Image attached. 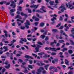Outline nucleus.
Wrapping results in <instances>:
<instances>
[{
    "label": "nucleus",
    "mask_w": 74,
    "mask_h": 74,
    "mask_svg": "<svg viewBox=\"0 0 74 74\" xmlns=\"http://www.w3.org/2000/svg\"><path fill=\"white\" fill-rule=\"evenodd\" d=\"M45 7L44 6H42L40 8V10H36V11L37 12H38V13H43V12H46L47 11L45 10ZM41 10H42L43 12Z\"/></svg>",
    "instance_id": "f257e3e1"
},
{
    "label": "nucleus",
    "mask_w": 74,
    "mask_h": 74,
    "mask_svg": "<svg viewBox=\"0 0 74 74\" xmlns=\"http://www.w3.org/2000/svg\"><path fill=\"white\" fill-rule=\"evenodd\" d=\"M66 5L67 7H68L70 10H72V9H74V6H73V5H71L70 3L66 4Z\"/></svg>",
    "instance_id": "f03ea898"
},
{
    "label": "nucleus",
    "mask_w": 74,
    "mask_h": 74,
    "mask_svg": "<svg viewBox=\"0 0 74 74\" xmlns=\"http://www.w3.org/2000/svg\"><path fill=\"white\" fill-rule=\"evenodd\" d=\"M44 69L42 67H41L39 68L37 71V72L36 73L37 74H41V70H44Z\"/></svg>",
    "instance_id": "7ed1b4c3"
},
{
    "label": "nucleus",
    "mask_w": 74,
    "mask_h": 74,
    "mask_svg": "<svg viewBox=\"0 0 74 74\" xmlns=\"http://www.w3.org/2000/svg\"><path fill=\"white\" fill-rule=\"evenodd\" d=\"M61 8H62V9H61V11H62V12H64V10H66V8H65V7H64V6L63 5H62L60 7L59 10H60V9Z\"/></svg>",
    "instance_id": "20e7f679"
},
{
    "label": "nucleus",
    "mask_w": 74,
    "mask_h": 74,
    "mask_svg": "<svg viewBox=\"0 0 74 74\" xmlns=\"http://www.w3.org/2000/svg\"><path fill=\"white\" fill-rule=\"evenodd\" d=\"M36 46H37V47L35 48V50H36V51H34V52H35V53L38 52L39 49H38V48H41V46L39 45H36Z\"/></svg>",
    "instance_id": "39448f33"
},
{
    "label": "nucleus",
    "mask_w": 74,
    "mask_h": 74,
    "mask_svg": "<svg viewBox=\"0 0 74 74\" xmlns=\"http://www.w3.org/2000/svg\"><path fill=\"white\" fill-rule=\"evenodd\" d=\"M11 3L12 4L10 5L11 7H12L13 8H15V7H16V4L15 3L14 1H12Z\"/></svg>",
    "instance_id": "423d86ee"
},
{
    "label": "nucleus",
    "mask_w": 74,
    "mask_h": 74,
    "mask_svg": "<svg viewBox=\"0 0 74 74\" xmlns=\"http://www.w3.org/2000/svg\"><path fill=\"white\" fill-rule=\"evenodd\" d=\"M24 24L25 25V26L27 27V29H29V26L27 25H30V24L29 21L27 20L26 23H25Z\"/></svg>",
    "instance_id": "0eeeda50"
},
{
    "label": "nucleus",
    "mask_w": 74,
    "mask_h": 74,
    "mask_svg": "<svg viewBox=\"0 0 74 74\" xmlns=\"http://www.w3.org/2000/svg\"><path fill=\"white\" fill-rule=\"evenodd\" d=\"M45 0L47 3H48L49 2L50 4L51 5H54V3H55V2L54 1H49V0Z\"/></svg>",
    "instance_id": "6e6552de"
},
{
    "label": "nucleus",
    "mask_w": 74,
    "mask_h": 74,
    "mask_svg": "<svg viewBox=\"0 0 74 74\" xmlns=\"http://www.w3.org/2000/svg\"><path fill=\"white\" fill-rule=\"evenodd\" d=\"M39 6V5L38 4L37 5H31L30 6V7L31 8H36V9L37 8V7Z\"/></svg>",
    "instance_id": "1a4fd4ad"
},
{
    "label": "nucleus",
    "mask_w": 74,
    "mask_h": 74,
    "mask_svg": "<svg viewBox=\"0 0 74 74\" xmlns=\"http://www.w3.org/2000/svg\"><path fill=\"white\" fill-rule=\"evenodd\" d=\"M54 43H55V44H56V43H57V42L56 41V40H54V42H51V45L52 46V47H55V46L53 45V44H54Z\"/></svg>",
    "instance_id": "9d476101"
},
{
    "label": "nucleus",
    "mask_w": 74,
    "mask_h": 74,
    "mask_svg": "<svg viewBox=\"0 0 74 74\" xmlns=\"http://www.w3.org/2000/svg\"><path fill=\"white\" fill-rule=\"evenodd\" d=\"M55 19L56 20V18L55 17H53V18L51 19V21L53 22L51 23V24H53V23H56V22L55 21Z\"/></svg>",
    "instance_id": "9b49d317"
},
{
    "label": "nucleus",
    "mask_w": 74,
    "mask_h": 74,
    "mask_svg": "<svg viewBox=\"0 0 74 74\" xmlns=\"http://www.w3.org/2000/svg\"><path fill=\"white\" fill-rule=\"evenodd\" d=\"M50 56L49 55H47V54H45V56H43L42 58L43 59H45V58H49V57Z\"/></svg>",
    "instance_id": "f8f14e48"
},
{
    "label": "nucleus",
    "mask_w": 74,
    "mask_h": 74,
    "mask_svg": "<svg viewBox=\"0 0 74 74\" xmlns=\"http://www.w3.org/2000/svg\"><path fill=\"white\" fill-rule=\"evenodd\" d=\"M32 19H34L36 21H39V19L36 17V16H33L32 17Z\"/></svg>",
    "instance_id": "ddd939ff"
},
{
    "label": "nucleus",
    "mask_w": 74,
    "mask_h": 74,
    "mask_svg": "<svg viewBox=\"0 0 74 74\" xmlns=\"http://www.w3.org/2000/svg\"><path fill=\"white\" fill-rule=\"evenodd\" d=\"M25 58H27V59H29V58H31L32 59H33V58L27 55L25 56Z\"/></svg>",
    "instance_id": "4468645a"
},
{
    "label": "nucleus",
    "mask_w": 74,
    "mask_h": 74,
    "mask_svg": "<svg viewBox=\"0 0 74 74\" xmlns=\"http://www.w3.org/2000/svg\"><path fill=\"white\" fill-rule=\"evenodd\" d=\"M56 37L57 39H58V38H59V39H63V37H62L61 36L59 37V35H56Z\"/></svg>",
    "instance_id": "2eb2a0df"
},
{
    "label": "nucleus",
    "mask_w": 74,
    "mask_h": 74,
    "mask_svg": "<svg viewBox=\"0 0 74 74\" xmlns=\"http://www.w3.org/2000/svg\"><path fill=\"white\" fill-rule=\"evenodd\" d=\"M65 64H66V65H69V61H68V60H67V59H65Z\"/></svg>",
    "instance_id": "dca6fc26"
},
{
    "label": "nucleus",
    "mask_w": 74,
    "mask_h": 74,
    "mask_svg": "<svg viewBox=\"0 0 74 74\" xmlns=\"http://www.w3.org/2000/svg\"><path fill=\"white\" fill-rule=\"evenodd\" d=\"M21 40H22L23 41H24V42H27V40H26V38H21Z\"/></svg>",
    "instance_id": "f3484780"
},
{
    "label": "nucleus",
    "mask_w": 74,
    "mask_h": 74,
    "mask_svg": "<svg viewBox=\"0 0 74 74\" xmlns=\"http://www.w3.org/2000/svg\"><path fill=\"white\" fill-rule=\"evenodd\" d=\"M10 43H11V44H8V45H9V46L11 47V46H12V45H13V44L14 43V42L13 40H12V41H11Z\"/></svg>",
    "instance_id": "a211bd4d"
},
{
    "label": "nucleus",
    "mask_w": 74,
    "mask_h": 74,
    "mask_svg": "<svg viewBox=\"0 0 74 74\" xmlns=\"http://www.w3.org/2000/svg\"><path fill=\"white\" fill-rule=\"evenodd\" d=\"M41 62H42V61H38V62H37L36 64L38 66H40V63H41Z\"/></svg>",
    "instance_id": "6ab92c4d"
},
{
    "label": "nucleus",
    "mask_w": 74,
    "mask_h": 74,
    "mask_svg": "<svg viewBox=\"0 0 74 74\" xmlns=\"http://www.w3.org/2000/svg\"><path fill=\"white\" fill-rule=\"evenodd\" d=\"M16 18H19V19H22V17L18 15H17L16 16L15 19H16Z\"/></svg>",
    "instance_id": "aec40b11"
},
{
    "label": "nucleus",
    "mask_w": 74,
    "mask_h": 74,
    "mask_svg": "<svg viewBox=\"0 0 74 74\" xmlns=\"http://www.w3.org/2000/svg\"><path fill=\"white\" fill-rule=\"evenodd\" d=\"M44 25H45V24H44V23H41L40 24V27H43V26H44Z\"/></svg>",
    "instance_id": "412c9836"
},
{
    "label": "nucleus",
    "mask_w": 74,
    "mask_h": 74,
    "mask_svg": "<svg viewBox=\"0 0 74 74\" xmlns=\"http://www.w3.org/2000/svg\"><path fill=\"white\" fill-rule=\"evenodd\" d=\"M10 59L11 60H12V59H13V57L12 56L13 54L12 53H11L10 54Z\"/></svg>",
    "instance_id": "4be33fe9"
},
{
    "label": "nucleus",
    "mask_w": 74,
    "mask_h": 74,
    "mask_svg": "<svg viewBox=\"0 0 74 74\" xmlns=\"http://www.w3.org/2000/svg\"><path fill=\"white\" fill-rule=\"evenodd\" d=\"M49 66V64H47L45 66V67L46 70H48V66Z\"/></svg>",
    "instance_id": "5701e85b"
},
{
    "label": "nucleus",
    "mask_w": 74,
    "mask_h": 74,
    "mask_svg": "<svg viewBox=\"0 0 74 74\" xmlns=\"http://www.w3.org/2000/svg\"><path fill=\"white\" fill-rule=\"evenodd\" d=\"M63 35H64L65 37H66L65 38L66 40H67V37H68V36H67V35H66L65 33L64 32L63 34Z\"/></svg>",
    "instance_id": "b1692460"
},
{
    "label": "nucleus",
    "mask_w": 74,
    "mask_h": 74,
    "mask_svg": "<svg viewBox=\"0 0 74 74\" xmlns=\"http://www.w3.org/2000/svg\"><path fill=\"white\" fill-rule=\"evenodd\" d=\"M5 67L6 68V69H8L10 67V64H9L8 65V66H5Z\"/></svg>",
    "instance_id": "393cba45"
},
{
    "label": "nucleus",
    "mask_w": 74,
    "mask_h": 74,
    "mask_svg": "<svg viewBox=\"0 0 74 74\" xmlns=\"http://www.w3.org/2000/svg\"><path fill=\"white\" fill-rule=\"evenodd\" d=\"M52 49V51H55V52H56V48H51V50Z\"/></svg>",
    "instance_id": "a878e982"
},
{
    "label": "nucleus",
    "mask_w": 74,
    "mask_h": 74,
    "mask_svg": "<svg viewBox=\"0 0 74 74\" xmlns=\"http://www.w3.org/2000/svg\"><path fill=\"white\" fill-rule=\"evenodd\" d=\"M59 42L60 43H62V42H64V40H58Z\"/></svg>",
    "instance_id": "bb28decb"
},
{
    "label": "nucleus",
    "mask_w": 74,
    "mask_h": 74,
    "mask_svg": "<svg viewBox=\"0 0 74 74\" xmlns=\"http://www.w3.org/2000/svg\"><path fill=\"white\" fill-rule=\"evenodd\" d=\"M44 54V52H41V53H38V55L40 56H41Z\"/></svg>",
    "instance_id": "cd10ccee"
},
{
    "label": "nucleus",
    "mask_w": 74,
    "mask_h": 74,
    "mask_svg": "<svg viewBox=\"0 0 74 74\" xmlns=\"http://www.w3.org/2000/svg\"><path fill=\"white\" fill-rule=\"evenodd\" d=\"M53 69H56V67H55V66H51L49 68V70H52Z\"/></svg>",
    "instance_id": "c85d7f7f"
},
{
    "label": "nucleus",
    "mask_w": 74,
    "mask_h": 74,
    "mask_svg": "<svg viewBox=\"0 0 74 74\" xmlns=\"http://www.w3.org/2000/svg\"><path fill=\"white\" fill-rule=\"evenodd\" d=\"M26 10H27V11H28V12H29V13H32V10H31L30 9H27Z\"/></svg>",
    "instance_id": "c756f323"
},
{
    "label": "nucleus",
    "mask_w": 74,
    "mask_h": 74,
    "mask_svg": "<svg viewBox=\"0 0 74 74\" xmlns=\"http://www.w3.org/2000/svg\"><path fill=\"white\" fill-rule=\"evenodd\" d=\"M51 47H45V50H51Z\"/></svg>",
    "instance_id": "7c9ffc66"
},
{
    "label": "nucleus",
    "mask_w": 74,
    "mask_h": 74,
    "mask_svg": "<svg viewBox=\"0 0 74 74\" xmlns=\"http://www.w3.org/2000/svg\"><path fill=\"white\" fill-rule=\"evenodd\" d=\"M52 31L53 32H56L58 31V30L56 29H53L52 30Z\"/></svg>",
    "instance_id": "2f4dec72"
},
{
    "label": "nucleus",
    "mask_w": 74,
    "mask_h": 74,
    "mask_svg": "<svg viewBox=\"0 0 74 74\" xmlns=\"http://www.w3.org/2000/svg\"><path fill=\"white\" fill-rule=\"evenodd\" d=\"M45 37V36L44 35H41L40 36V38L44 39V38Z\"/></svg>",
    "instance_id": "473e14b6"
},
{
    "label": "nucleus",
    "mask_w": 74,
    "mask_h": 74,
    "mask_svg": "<svg viewBox=\"0 0 74 74\" xmlns=\"http://www.w3.org/2000/svg\"><path fill=\"white\" fill-rule=\"evenodd\" d=\"M23 2V0H21L20 1V2L18 3V4H19V5H20V4H21Z\"/></svg>",
    "instance_id": "72a5a7b5"
},
{
    "label": "nucleus",
    "mask_w": 74,
    "mask_h": 74,
    "mask_svg": "<svg viewBox=\"0 0 74 74\" xmlns=\"http://www.w3.org/2000/svg\"><path fill=\"white\" fill-rule=\"evenodd\" d=\"M21 67L23 68V69H24L25 70H26V66H25L23 65H21Z\"/></svg>",
    "instance_id": "f704fd0d"
},
{
    "label": "nucleus",
    "mask_w": 74,
    "mask_h": 74,
    "mask_svg": "<svg viewBox=\"0 0 74 74\" xmlns=\"http://www.w3.org/2000/svg\"><path fill=\"white\" fill-rule=\"evenodd\" d=\"M10 12H14V11H15V9H13L11 10H10Z\"/></svg>",
    "instance_id": "c9c22d12"
},
{
    "label": "nucleus",
    "mask_w": 74,
    "mask_h": 74,
    "mask_svg": "<svg viewBox=\"0 0 74 74\" xmlns=\"http://www.w3.org/2000/svg\"><path fill=\"white\" fill-rule=\"evenodd\" d=\"M70 41L71 42V44L73 45H74V42L72 40H70Z\"/></svg>",
    "instance_id": "e433bc0d"
},
{
    "label": "nucleus",
    "mask_w": 74,
    "mask_h": 74,
    "mask_svg": "<svg viewBox=\"0 0 74 74\" xmlns=\"http://www.w3.org/2000/svg\"><path fill=\"white\" fill-rule=\"evenodd\" d=\"M67 24H65L64 25V26L65 27H66V29H69V27L68 26H67Z\"/></svg>",
    "instance_id": "4c0bfd02"
},
{
    "label": "nucleus",
    "mask_w": 74,
    "mask_h": 74,
    "mask_svg": "<svg viewBox=\"0 0 74 74\" xmlns=\"http://www.w3.org/2000/svg\"><path fill=\"white\" fill-rule=\"evenodd\" d=\"M18 8H19V9H17V10L18 11H19V10H22V7H21V6H18Z\"/></svg>",
    "instance_id": "58836bf2"
},
{
    "label": "nucleus",
    "mask_w": 74,
    "mask_h": 74,
    "mask_svg": "<svg viewBox=\"0 0 74 74\" xmlns=\"http://www.w3.org/2000/svg\"><path fill=\"white\" fill-rule=\"evenodd\" d=\"M68 52L70 54L72 53H73V51L71 50H70L68 51Z\"/></svg>",
    "instance_id": "ea45409f"
},
{
    "label": "nucleus",
    "mask_w": 74,
    "mask_h": 74,
    "mask_svg": "<svg viewBox=\"0 0 74 74\" xmlns=\"http://www.w3.org/2000/svg\"><path fill=\"white\" fill-rule=\"evenodd\" d=\"M51 55H53V56L56 55V53H55V52H52L51 53Z\"/></svg>",
    "instance_id": "a19ab883"
},
{
    "label": "nucleus",
    "mask_w": 74,
    "mask_h": 74,
    "mask_svg": "<svg viewBox=\"0 0 74 74\" xmlns=\"http://www.w3.org/2000/svg\"><path fill=\"white\" fill-rule=\"evenodd\" d=\"M38 44L39 45H42V43L40 41H38Z\"/></svg>",
    "instance_id": "79ce46f5"
},
{
    "label": "nucleus",
    "mask_w": 74,
    "mask_h": 74,
    "mask_svg": "<svg viewBox=\"0 0 74 74\" xmlns=\"http://www.w3.org/2000/svg\"><path fill=\"white\" fill-rule=\"evenodd\" d=\"M3 48L4 49H8V47H7L4 46L3 47Z\"/></svg>",
    "instance_id": "37998d69"
},
{
    "label": "nucleus",
    "mask_w": 74,
    "mask_h": 74,
    "mask_svg": "<svg viewBox=\"0 0 74 74\" xmlns=\"http://www.w3.org/2000/svg\"><path fill=\"white\" fill-rule=\"evenodd\" d=\"M32 56H34L35 58H36L37 56V55H36V54H35L32 53Z\"/></svg>",
    "instance_id": "c03bdc74"
},
{
    "label": "nucleus",
    "mask_w": 74,
    "mask_h": 74,
    "mask_svg": "<svg viewBox=\"0 0 74 74\" xmlns=\"http://www.w3.org/2000/svg\"><path fill=\"white\" fill-rule=\"evenodd\" d=\"M36 38H34V39H32V41H33V42H32L33 43H34V42H35V41H36Z\"/></svg>",
    "instance_id": "a18cd8bd"
},
{
    "label": "nucleus",
    "mask_w": 74,
    "mask_h": 74,
    "mask_svg": "<svg viewBox=\"0 0 74 74\" xmlns=\"http://www.w3.org/2000/svg\"><path fill=\"white\" fill-rule=\"evenodd\" d=\"M5 71V69L4 68H3L2 69V74H3V73L4 72V71Z\"/></svg>",
    "instance_id": "49530a36"
},
{
    "label": "nucleus",
    "mask_w": 74,
    "mask_h": 74,
    "mask_svg": "<svg viewBox=\"0 0 74 74\" xmlns=\"http://www.w3.org/2000/svg\"><path fill=\"white\" fill-rule=\"evenodd\" d=\"M17 21H18V22H20V21H21V23H23V22H24L23 21H21L20 20H19V19H17Z\"/></svg>",
    "instance_id": "de8ad7c7"
},
{
    "label": "nucleus",
    "mask_w": 74,
    "mask_h": 74,
    "mask_svg": "<svg viewBox=\"0 0 74 74\" xmlns=\"http://www.w3.org/2000/svg\"><path fill=\"white\" fill-rule=\"evenodd\" d=\"M28 66L29 68L31 69H33V67L31 65H29Z\"/></svg>",
    "instance_id": "09e8293b"
},
{
    "label": "nucleus",
    "mask_w": 74,
    "mask_h": 74,
    "mask_svg": "<svg viewBox=\"0 0 74 74\" xmlns=\"http://www.w3.org/2000/svg\"><path fill=\"white\" fill-rule=\"evenodd\" d=\"M59 21H63V18H62V16H60V18L59 19Z\"/></svg>",
    "instance_id": "8fccbe9b"
},
{
    "label": "nucleus",
    "mask_w": 74,
    "mask_h": 74,
    "mask_svg": "<svg viewBox=\"0 0 74 74\" xmlns=\"http://www.w3.org/2000/svg\"><path fill=\"white\" fill-rule=\"evenodd\" d=\"M17 24H18V26H21V25H22V24H21V23H19V22H17Z\"/></svg>",
    "instance_id": "3c124183"
},
{
    "label": "nucleus",
    "mask_w": 74,
    "mask_h": 74,
    "mask_svg": "<svg viewBox=\"0 0 74 74\" xmlns=\"http://www.w3.org/2000/svg\"><path fill=\"white\" fill-rule=\"evenodd\" d=\"M47 7L49 8H50V9H51V10H53V8H51V7L49 5H47Z\"/></svg>",
    "instance_id": "603ef678"
},
{
    "label": "nucleus",
    "mask_w": 74,
    "mask_h": 74,
    "mask_svg": "<svg viewBox=\"0 0 74 74\" xmlns=\"http://www.w3.org/2000/svg\"><path fill=\"white\" fill-rule=\"evenodd\" d=\"M56 52H57V51H59V50H60V47H58L57 48V49H56Z\"/></svg>",
    "instance_id": "864d4df0"
},
{
    "label": "nucleus",
    "mask_w": 74,
    "mask_h": 74,
    "mask_svg": "<svg viewBox=\"0 0 74 74\" xmlns=\"http://www.w3.org/2000/svg\"><path fill=\"white\" fill-rule=\"evenodd\" d=\"M4 64H6V65H7L8 64V61H6L4 63Z\"/></svg>",
    "instance_id": "5fc2aeb1"
},
{
    "label": "nucleus",
    "mask_w": 74,
    "mask_h": 74,
    "mask_svg": "<svg viewBox=\"0 0 74 74\" xmlns=\"http://www.w3.org/2000/svg\"><path fill=\"white\" fill-rule=\"evenodd\" d=\"M32 47H33L34 48L35 47H36V45L35 44H34L33 45H31Z\"/></svg>",
    "instance_id": "6e6d98bb"
},
{
    "label": "nucleus",
    "mask_w": 74,
    "mask_h": 74,
    "mask_svg": "<svg viewBox=\"0 0 74 74\" xmlns=\"http://www.w3.org/2000/svg\"><path fill=\"white\" fill-rule=\"evenodd\" d=\"M49 38V37H48V36H46L45 39V40L46 41L48 40Z\"/></svg>",
    "instance_id": "4d7b16f0"
},
{
    "label": "nucleus",
    "mask_w": 74,
    "mask_h": 74,
    "mask_svg": "<svg viewBox=\"0 0 74 74\" xmlns=\"http://www.w3.org/2000/svg\"><path fill=\"white\" fill-rule=\"evenodd\" d=\"M55 2L56 4H59V2H58V0H55Z\"/></svg>",
    "instance_id": "13d9d810"
},
{
    "label": "nucleus",
    "mask_w": 74,
    "mask_h": 74,
    "mask_svg": "<svg viewBox=\"0 0 74 74\" xmlns=\"http://www.w3.org/2000/svg\"><path fill=\"white\" fill-rule=\"evenodd\" d=\"M29 64H32L33 63V61H32V60H29Z\"/></svg>",
    "instance_id": "bf43d9fd"
},
{
    "label": "nucleus",
    "mask_w": 74,
    "mask_h": 74,
    "mask_svg": "<svg viewBox=\"0 0 74 74\" xmlns=\"http://www.w3.org/2000/svg\"><path fill=\"white\" fill-rule=\"evenodd\" d=\"M44 62L45 63H49V62L48 61L46 60H44Z\"/></svg>",
    "instance_id": "052dcab7"
},
{
    "label": "nucleus",
    "mask_w": 74,
    "mask_h": 74,
    "mask_svg": "<svg viewBox=\"0 0 74 74\" xmlns=\"http://www.w3.org/2000/svg\"><path fill=\"white\" fill-rule=\"evenodd\" d=\"M25 70L24 71V73H28V71H27V70L26 69H25Z\"/></svg>",
    "instance_id": "680f3d73"
},
{
    "label": "nucleus",
    "mask_w": 74,
    "mask_h": 74,
    "mask_svg": "<svg viewBox=\"0 0 74 74\" xmlns=\"http://www.w3.org/2000/svg\"><path fill=\"white\" fill-rule=\"evenodd\" d=\"M11 25H12L13 26H15V23L14 22L13 23H12L11 24Z\"/></svg>",
    "instance_id": "e2e57ef3"
},
{
    "label": "nucleus",
    "mask_w": 74,
    "mask_h": 74,
    "mask_svg": "<svg viewBox=\"0 0 74 74\" xmlns=\"http://www.w3.org/2000/svg\"><path fill=\"white\" fill-rule=\"evenodd\" d=\"M38 23H39L38 22L35 23V26H37V25H38Z\"/></svg>",
    "instance_id": "0e129e2a"
},
{
    "label": "nucleus",
    "mask_w": 74,
    "mask_h": 74,
    "mask_svg": "<svg viewBox=\"0 0 74 74\" xmlns=\"http://www.w3.org/2000/svg\"><path fill=\"white\" fill-rule=\"evenodd\" d=\"M25 28V27H23V26H21V29H24Z\"/></svg>",
    "instance_id": "69168bd1"
},
{
    "label": "nucleus",
    "mask_w": 74,
    "mask_h": 74,
    "mask_svg": "<svg viewBox=\"0 0 74 74\" xmlns=\"http://www.w3.org/2000/svg\"><path fill=\"white\" fill-rule=\"evenodd\" d=\"M56 69V68H54V70L55 72H57V71H58V70Z\"/></svg>",
    "instance_id": "338daca9"
},
{
    "label": "nucleus",
    "mask_w": 74,
    "mask_h": 74,
    "mask_svg": "<svg viewBox=\"0 0 74 74\" xmlns=\"http://www.w3.org/2000/svg\"><path fill=\"white\" fill-rule=\"evenodd\" d=\"M71 32H74V28H72L71 30Z\"/></svg>",
    "instance_id": "774afa93"
}]
</instances>
